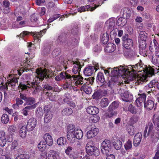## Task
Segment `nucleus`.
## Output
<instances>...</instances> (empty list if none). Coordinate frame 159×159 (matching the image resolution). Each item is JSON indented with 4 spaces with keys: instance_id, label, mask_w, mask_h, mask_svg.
<instances>
[{
    "instance_id": "obj_1",
    "label": "nucleus",
    "mask_w": 159,
    "mask_h": 159,
    "mask_svg": "<svg viewBox=\"0 0 159 159\" xmlns=\"http://www.w3.org/2000/svg\"><path fill=\"white\" fill-rule=\"evenodd\" d=\"M36 73L37 75L34 79L33 82H31L30 81H27L25 84L20 83L19 87L22 90L27 89L28 88H34L35 87V86L39 83V80L42 81L44 78L46 77L47 78L49 77L47 75V70L46 69H37Z\"/></svg>"
},
{
    "instance_id": "obj_2",
    "label": "nucleus",
    "mask_w": 159,
    "mask_h": 159,
    "mask_svg": "<svg viewBox=\"0 0 159 159\" xmlns=\"http://www.w3.org/2000/svg\"><path fill=\"white\" fill-rule=\"evenodd\" d=\"M140 66V65L137 64L135 67L136 69L138 70L139 69L143 70V72L144 74L140 75L138 76L136 79L135 81L138 82V83H142L143 82L147 81L148 80V77H151L152 75H154V73L156 74L159 72V66L154 67L152 68L151 67H149L148 68L146 67L145 65Z\"/></svg>"
},
{
    "instance_id": "obj_3",
    "label": "nucleus",
    "mask_w": 159,
    "mask_h": 159,
    "mask_svg": "<svg viewBox=\"0 0 159 159\" xmlns=\"http://www.w3.org/2000/svg\"><path fill=\"white\" fill-rule=\"evenodd\" d=\"M138 64L140 66H143V65L142 64H140L137 63L135 66L134 65H129L128 66H123L125 68V70L126 71L125 73L124 74V75L122 76V78L124 80V82L125 83H129L130 80H134L135 84L136 85L139 84H142V83H138V81L137 82L135 81V79L139 75H142L140 74L138 75H136V74L137 72H141L143 71V70L139 69L138 70L136 68V69L135 67H136V65Z\"/></svg>"
},
{
    "instance_id": "obj_4",
    "label": "nucleus",
    "mask_w": 159,
    "mask_h": 159,
    "mask_svg": "<svg viewBox=\"0 0 159 159\" xmlns=\"http://www.w3.org/2000/svg\"><path fill=\"white\" fill-rule=\"evenodd\" d=\"M83 135V131L81 129H76L75 126L72 125H70L68 126L67 137L70 142L74 143L76 139H81Z\"/></svg>"
},
{
    "instance_id": "obj_5",
    "label": "nucleus",
    "mask_w": 159,
    "mask_h": 159,
    "mask_svg": "<svg viewBox=\"0 0 159 159\" xmlns=\"http://www.w3.org/2000/svg\"><path fill=\"white\" fill-rule=\"evenodd\" d=\"M83 78L80 76H71L69 75L68 81L66 83L64 86L65 88H70L71 85L72 87L75 86H78L79 85L83 84L82 81Z\"/></svg>"
},
{
    "instance_id": "obj_6",
    "label": "nucleus",
    "mask_w": 159,
    "mask_h": 159,
    "mask_svg": "<svg viewBox=\"0 0 159 159\" xmlns=\"http://www.w3.org/2000/svg\"><path fill=\"white\" fill-rule=\"evenodd\" d=\"M125 70V68L121 66L118 67H115L113 69L111 68V75L113 77L120 76L122 78V76L126 72Z\"/></svg>"
},
{
    "instance_id": "obj_7",
    "label": "nucleus",
    "mask_w": 159,
    "mask_h": 159,
    "mask_svg": "<svg viewBox=\"0 0 159 159\" xmlns=\"http://www.w3.org/2000/svg\"><path fill=\"white\" fill-rule=\"evenodd\" d=\"M86 150L87 153L90 155L94 154L98 156L99 154V150L91 142H88L86 146Z\"/></svg>"
},
{
    "instance_id": "obj_8",
    "label": "nucleus",
    "mask_w": 159,
    "mask_h": 159,
    "mask_svg": "<svg viewBox=\"0 0 159 159\" xmlns=\"http://www.w3.org/2000/svg\"><path fill=\"white\" fill-rule=\"evenodd\" d=\"M111 147V144L110 141L105 140L101 144V152L103 154H107L110 151Z\"/></svg>"
},
{
    "instance_id": "obj_9",
    "label": "nucleus",
    "mask_w": 159,
    "mask_h": 159,
    "mask_svg": "<svg viewBox=\"0 0 159 159\" xmlns=\"http://www.w3.org/2000/svg\"><path fill=\"white\" fill-rule=\"evenodd\" d=\"M121 98L123 101L130 102L133 99V96L128 91H125L123 89H120L119 91Z\"/></svg>"
},
{
    "instance_id": "obj_10",
    "label": "nucleus",
    "mask_w": 159,
    "mask_h": 159,
    "mask_svg": "<svg viewBox=\"0 0 159 159\" xmlns=\"http://www.w3.org/2000/svg\"><path fill=\"white\" fill-rule=\"evenodd\" d=\"M147 34L144 31H140L139 36V46L140 48H145L146 45V40L147 38Z\"/></svg>"
},
{
    "instance_id": "obj_11",
    "label": "nucleus",
    "mask_w": 159,
    "mask_h": 159,
    "mask_svg": "<svg viewBox=\"0 0 159 159\" xmlns=\"http://www.w3.org/2000/svg\"><path fill=\"white\" fill-rule=\"evenodd\" d=\"M123 46L126 49H129L133 46V41L131 39L129 38V35L125 34L122 37Z\"/></svg>"
},
{
    "instance_id": "obj_12",
    "label": "nucleus",
    "mask_w": 159,
    "mask_h": 159,
    "mask_svg": "<svg viewBox=\"0 0 159 159\" xmlns=\"http://www.w3.org/2000/svg\"><path fill=\"white\" fill-rule=\"evenodd\" d=\"M99 132V129L95 126L91 127L89 128L87 132L86 136L87 139H91L96 136Z\"/></svg>"
},
{
    "instance_id": "obj_13",
    "label": "nucleus",
    "mask_w": 159,
    "mask_h": 159,
    "mask_svg": "<svg viewBox=\"0 0 159 159\" xmlns=\"http://www.w3.org/2000/svg\"><path fill=\"white\" fill-rule=\"evenodd\" d=\"M17 82V80L16 78L13 77L10 80L7 84L6 83L5 84L1 86L0 87V89L3 90V91L5 92L7 90L8 85V86L11 85L12 87H13L15 86Z\"/></svg>"
},
{
    "instance_id": "obj_14",
    "label": "nucleus",
    "mask_w": 159,
    "mask_h": 159,
    "mask_svg": "<svg viewBox=\"0 0 159 159\" xmlns=\"http://www.w3.org/2000/svg\"><path fill=\"white\" fill-rule=\"evenodd\" d=\"M37 120L34 118L29 119L27 122L26 128L27 129L30 131L33 130L37 124Z\"/></svg>"
},
{
    "instance_id": "obj_15",
    "label": "nucleus",
    "mask_w": 159,
    "mask_h": 159,
    "mask_svg": "<svg viewBox=\"0 0 159 159\" xmlns=\"http://www.w3.org/2000/svg\"><path fill=\"white\" fill-rule=\"evenodd\" d=\"M153 129V127L152 124L151 123H149L145 128L143 133L144 137L146 138L153 133L154 131Z\"/></svg>"
},
{
    "instance_id": "obj_16",
    "label": "nucleus",
    "mask_w": 159,
    "mask_h": 159,
    "mask_svg": "<svg viewBox=\"0 0 159 159\" xmlns=\"http://www.w3.org/2000/svg\"><path fill=\"white\" fill-rule=\"evenodd\" d=\"M44 111L46 112L44 117V122L46 123H48L52 120V113L50 110L47 109V108L45 107L44 108Z\"/></svg>"
},
{
    "instance_id": "obj_17",
    "label": "nucleus",
    "mask_w": 159,
    "mask_h": 159,
    "mask_svg": "<svg viewBox=\"0 0 159 159\" xmlns=\"http://www.w3.org/2000/svg\"><path fill=\"white\" fill-rule=\"evenodd\" d=\"M48 159H60L58 153L53 150H50L48 152Z\"/></svg>"
},
{
    "instance_id": "obj_18",
    "label": "nucleus",
    "mask_w": 159,
    "mask_h": 159,
    "mask_svg": "<svg viewBox=\"0 0 159 159\" xmlns=\"http://www.w3.org/2000/svg\"><path fill=\"white\" fill-rule=\"evenodd\" d=\"M142 135L141 133H138L134 136V145L135 147L139 146L141 142Z\"/></svg>"
},
{
    "instance_id": "obj_19",
    "label": "nucleus",
    "mask_w": 159,
    "mask_h": 159,
    "mask_svg": "<svg viewBox=\"0 0 159 159\" xmlns=\"http://www.w3.org/2000/svg\"><path fill=\"white\" fill-rule=\"evenodd\" d=\"M151 140L153 142H156L159 139V129H156L154 131L148 135Z\"/></svg>"
},
{
    "instance_id": "obj_20",
    "label": "nucleus",
    "mask_w": 159,
    "mask_h": 159,
    "mask_svg": "<svg viewBox=\"0 0 159 159\" xmlns=\"http://www.w3.org/2000/svg\"><path fill=\"white\" fill-rule=\"evenodd\" d=\"M43 139L47 145L49 146L52 145L53 143V139L52 136L49 134L46 133L44 134Z\"/></svg>"
},
{
    "instance_id": "obj_21",
    "label": "nucleus",
    "mask_w": 159,
    "mask_h": 159,
    "mask_svg": "<svg viewBox=\"0 0 159 159\" xmlns=\"http://www.w3.org/2000/svg\"><path fill=\"white\" fill-rule=\"evenodd\" d=\"M99 5H95V7H92L90 5H88L85 7H82L79 8L78 9V11L80 12H84L86 11H88L90 10L91 11H93L97 7H98Z\"/></svg>"
},
{
    "instance_id": "obj_22",
    "label": "nucleus",
    "mask_w": 159,
    "mask_h": 159,
    "mask_svg": "<svg viewBox=\"0 0 159 159\" xmlns=\"http://www.w3.org/2000/svg\"><path fill=\"white\" fill-rule=\"evenodd\" d=\"M86 111L89 114L93 115L98 113L99 110L95 106H89L87 108Z\"/></svg>"
},
{
    "instance_id": "obj_23",
    "label": "nucleus",
    "mask_w": 159,
    "mask_h": 159,
    "mask_svg": "<svg viewBox=\"0 0 159 159\" xmlns=\"http://www.w3.org/2000/svg\"><path fill=\"white\" fill-rule=\"evenodd\" d=\"M69 75L65 72H61L59 75H57L55 78L56 80L59 81L62 79H64L66 80L67 82Z\"/></svg>"
},
{
    "instance_id": "obj_24",
    "label": "nucleus",
    "mask_w": 159,
    "mask_h": 159,
    "mask_svg": "<svg viewBox=\"0 0 159 159\" xmlns=\"http://www.w3.org/2000/svg\"><path fill=\"white\" fill-rule=\"evenodd\" d=\"M7 142L5 132L3 130H0V146L4 147Z\"/></svg>"
},
{
    "instance_id": "obj_25",
    "label": "nucleus",
    "mask_w": 159,
    "mask_h": 159,
    "mask_svg": "<svg viewBox=\"0 0 159 159\" xmlns=\"http://www.w3.org/2000/svg\"><path fill=\"white\" fill-rule=\"evenodd\" d=\"M95 68L94 66H88L84 70V73L85 75L90 76L94 72Z\"/></svg>"
},
{
    "instance_id": "obj_26",
    "label": "nucleus",
    "mask_w": 159,
    "mask_h": 159,
    "mask_svg": "<svg viewBox=\"0 0 159 159\" xmlns=\"http://www.w3.org/2000/svg\"><path fill=\"white\" fill-rule=\"evenodd\" d=\"M117 112L113 111L108 108V111L106 112L104 115V117L106 119L111 118L113 116L116 115Z\"/></svg>"
},
{
    "instance_id": "obj_27",
    "label": "nucleus",
    "mask_w": 159,
    "mask_h": 159,
    "mask_svg": "<svg viewBox=\"0 0 159 159\" xmlns=\"http://www.w3.org/2000/svg\"><path fill=\"white\" fill-rule=\"evenodd\" d=\"M146 98V96L145 94L143 93L140 94L136 100L137 106L139 107L141 106L143 104V102L145 101Z\"/></svg>"
},
{
    "instance_id": "obj_28",
    "label": "nucleus",
    "mask_w": 159,
    "mask_h": 159,
    "mask_svg": "<svg viewBox=\"0 0 159 159\" xmlns=\"http://www.w3.org/2000/svg\"><path fill=\"white\" fill-rule=\"evenodd\" d=\"M154 103L151 100H148L145 102L144 104L145 108L148 111L152 110L154 107Z\"/></svg>"
},
{
    "instance_id": "obj_29",
    "label": "nucleus",
    "mask_w": 159,
    "mask_h": 159,
    "mask_svg": "<svg viewBox=\"0 0 159 159\" xmlns=\"http://www.w3.org/2000/svg\"><path fill=\"white\" fill-rule=\"evenodd\" d=\"M121 13L123 14L124 17H125L127 18H128L131 15V11L130 9L125 7L121 10Z\"/></svg>"
},
{
    "instance_id": "obj_30",
    "label": "nucleus",
    "mask_w": 159,
    "mask_h": 159,
    "mask_svg": "<svg viewBox=\"0 0 159 159\" xmlns=\"http://www.w3.org/2000/svg\"><path fill=\"white\" fill-rule=\"evenodd\" d=\"M158 48L159 45L157 42L156 40L154 39L153 42L150 43L149 47V50L151 52L155 50L156 51L158 50Z\"/></svg>"
},
{
    "instance_id": "obj_31",
    "label": "nucleus",
    "mask_w": 159,
    "mask_h": 159,
    "mask_svg": "<svg viewBox=\"0 0 159 159\" xmlns=\"http://www.w3.org/2000/svg\"><path fill=\"white\" fill-rule=\"evenodd\" d=\"M74 64L73 68L72 69V72L75 74L79 72L81 69V66L80 62L79 61H77L73 63Z\"/></svg>"
},
{
    "instance_id": "obj_32",
    "label": "nucleus",
    "mask_w": 159,
    "mask_h": 159,
    "mask_svg": "<svg viewBox=\"0 0 159 159\" xmlns=\"http://www.w3.org/2000/svg\"><path fill=\"white\" fill-rule=\"evenodd\" d=\"M115 49V45L113 44L109 43L107 45L105 50L107 52H111L114 51Z\"/></svg>"
},
{
    "instance_id": "obj_33",
    "label": "nucleus",
    "mask_w": 159,
    "mask_h": 159,
    "mask_svg": "<svg viewBox=\"0 0 159 159\" xmlns=\"http://www.w3.org/2000/svg\"><path fill=\"white\" fill-rule=\"evenodd\" d=\"M152 61L154 64H159V51H155V54L152 56Z\"/></svg>"
},
{
    "instance_id": "obj_34",
    "label": "nucleus",
    "mask_w": 159,
    "mask_h": 159,
    "mask_svg": "<svg viewBox=\"0 0 159 159\" xmlns=\"http://www.w3.org/2000/svg\"><path fill=\"white\" fill-rule=\"evenodd\" d=\"M47 147V144L45 141H42L38 145V148L39 150L41 152L44 151Z\"/></svg>"
},
{
    "instance_id": "obj_35",
    "label": "nucleus",
    "mask_w": 159,
    "mask_h": 159,
    "mask_svg": "<svg viewBox=\"0 0 159 159\" xmlns=\"http://www.w3.org/2000/svg\"><path fill=\"white\" fill-rule=\"evenodd\" d=\"M81 91L83 90L86 94H90L91 93L92 90L91 88L84 84L80 88Z\"/></svg>"
},
{
    "instance_id": "obj_36",
    "label": "nucleus",
    "mask_w": 159,
    "mask_h": 159,
    "mask_svg": "<svg viewBox=\"0 0 159 159\" xmlns=\"http://www.w3.org/2000/svg\"><path fill=\"white\" fill-rule=\"evenodd\" d=\"M109 101L108 99L106 98H102L100 102V106L102 108H104L107 107Z\"/></svg>"
},
{
    "instance_id": "obj_37",
    "label": "nucleus",
    "mask_w": 159,
    "mask_h": 159,
    "mask_svg": "<svg viewBox=\"0 0 159 159\" xmlns=\"http://www.w3.org/2000/svg\"><path fill=\"white\" fill-rule=\"evenodd\" d=\"M26 127L25 125H23L20 128L19 135L21 137L24 138L26 136Z\"/></svg>"
},
{
    "instance_id": "obj_38",
    "label": "nucleus",
    "mask_w": 159,
    "mask_h": 159,
    "mask_svg": "<svg viewBox=\"0 0 159 159\" xmlns=\"http://www.w3.org/2000/svg\"><path fill=\"white\" fill-rule=\"evenodd\" d=\"M57 143L59 146L65 145L66 143V139L64 137H61L57 139Z\"/></svg>"
},
{
    "instance_id": "obj_39",
    "label": "nucleus",
    "mask_w": 159,
    "mask_h": 159,
    "mask_svg": "<svg viewBox=\"0 0 159 159\" xmlns=\"http://www.w3.org/2000/svg\"><path fill=\"white\" fill-rule=\"evenodd\" d=\"M126 22V19L124 18L120 17L116 22V24L118 26H122L124 25Z\"/></svg>"
},
{
    "instance_id": "obj_40",
    "label": "nucleus",
    "mask_w": 159,
    "mask_h": 159,
    "mask_svg": "<svg viewBox=\"0 0 159 159\" xmlns=\"http://www.w3.org/2000/svg\"><path fill=\"white\" fill-rule=\"evenodd\" d=\"M46 29H45L41 31V33L35 32L33 35V36L34 38V39L35 40H38V41H39V40H40V39L42 36V33H45L46 32Z\"/></svg>"
},
{
    "instance_id": "obj_41",
    "label": "nucleus",
    "mask_w": 159,
    "mask_h": 159,
    "mask_svg": "<svg viewBox=\"0 0 159 159\" xmlns=\"http://www.w3.org/2000/svg\"><path fill=\"white\" fill-rule=\"evenodd\" d=\"M16 131V127L14 125H8V132L11 135L14 134Z\"/></svg>"
},
{
    "instance_id": "obj_42",
    "label": "nucleus",
    "mask_w": 159,
    "mask_h": 159,
    "mask_svg": "<svg viewBox=\"0 0 159 159\" xmlns=\"http://www.w3.org/2000/svg\"><path fill=\"white\" fill-rule=\"evenodd\" d=\"M106 24L107 26H108L109 28L113 27L115 25V21L113 18H111L109 19L106 22Z\"/></svg>"
},
{
    "instance_id": "obj_43",
    "label": "nucleus",
    "mask_w": 159,
    "mask_h": 159,
    "mask_svg": "<svg viewBox=\"0 0 159 159\" xmlns=\"http://www.w3.org/2000/svg\"><path fill=\"white\" fill-rule=\"evenodd\" d=\"M109 40V36L107 33H104L102 38L101 41L102 43L104 44L107 43Z\"/></svg>"
},
{
    "instance_id": "obj_44",
    "label": "nucleus",
    "mask_w": 159,
    "mask_h": 159,
    "mask_svg": "<svg viewBox=\"0 0 159 159\" xmlns=\"http://www.w3.org/2000/svg\"><path fill=\"white\" fill-rule=\"evenodd\" d=\"M122 142L120 140L118 139L114 142L113 145L115 148L116 150L120 149L122 145Z\"/></svg>"
},
{
    "instance_id": "obj_45",
    "label": "nucleus",
    "mask_w": 159,
    "mask_h": 159,
    "mask_svg": "<svg viewBox=\"0 0 159 159\" xmlns=\"http://www.w3.org/2000/svg\"><path fill=\"white\" fill-rule=\"evenodd\" d=\"M73 111L72 109L70 108H66L64 109L62 113L63 115L68 116L72 113Z\"/></svg>"
},
{
    "instance_id": "obj_46",
    "label": "nucleus",
    "mask_w": 159,
    "mask_h": 159,
    "mask_svg": "<svg viewBox=\"0 0 159 159\" xmlns=\"http://www.w3.org/2000/svg\"><path fill=\"white\" fill-rule=\"evenodd\" d=\"M93 115L91 116L90 117L89 120L90 121L93 123H97L99 121L100 119V117L96 114Z\"/></svg>"
},
{
    "instance_id": "obj_47",
    "label": "nucleus",
    "mask_w": 159,
    "mask_h": 159,
    "mask_svg": "<svg viewBox=\"0 0 159 159\" xmlns=\"http://www.w3.org/2000/svg\"><path fill=\"white\" fill-rule=\"evenodd\" d=\"M153 121L154 124L159 128V116L156 114H155L153 116Z\"/></svg>"
},
{
    "instance_id": "obj_48",
    "label": "nucleus",
    "mask_w": 159,
    "mask_h": 159,
    "mask_svg": "<svg viewBox=\"0 0 159 159\" xmlns=\"http://www.w3.org/2000/svg\"><path fill=\"white\" fill-rule=\"evenodd\" d=\"M46 95L49 97V99L51 101H54L56 100V96L54 93H51L48 92L46 93Z\"/></svg>"
},
{
    "instance_id": "obj_49",
    "label": "nucleus",
    "mask_w": 159,
    "mask_h": 159,
    "mask_svg": "<svg viewBox=\"0 0 159 159\" xmlns=\"http://www.w3.org/2000/svg\"><path fill=\"white\" fill-rule=\"evenodd\" d=\"M71 101V98L70 95L68 93L65 94L64 96V102L68 104Z\"/></svg>"
},
{
    "instance_id": "obj_50",
    "label": "nucleus",
    "mask_w": 159,
    "mask_h": 159,
    "mask_svg": "<svg viewBox=\"0 0 159 159\" xmlns=\"http://www.w3.org/2000/svg\"><path fill=\"white\" fill-rule=\"evenodd\" d=\"M125 148L126 150H128L132 148V141L130 140H128L125 143Z\"/></svg>"
},
{
    "instance_id": "obj_51",
    "label": "nucleus",
    "mask_w": 159,
    "mask_h": 159,
    "mask_svg": "<svg viewBox=\"0 0 159 159\" xmlns=\"http://www.w3.org/2000/svg\"><path fill=\"white\" fill-rule=\"evenodd\" d=\"M128 110L131 113L133 114H136L137 112V110L135 107L130 104L128 107Z\"/></svg>"
},
{
    "instance_id": "obj_52",
    "label": "nucleus",
    "mask_w": 159,
    "mask_h": 159,
    "mask_svg": "<svg viewBox=\"0 0 159 159\" xmlns=\"http://www.w3.org/2000/svg\"><path fill=\"white\" fill-rule=\"evenodd\" d=\"M9 120L8 116L6 114H3L1 117L2 122L4 124L7 123Z\"/></svg>"
},
{
    "instance_id": "obj_53",
    "label": "nucleus",
    "mask_w": 159,
    "mask_h": 159,
    "mask_svg": "<svg viewBox=\"0 0 159 159\" xmlns=\"http://www.w3.org/2000/svg\"><path fill=\"white\" fill-rule=\"evenodd\" d=\"M98 80L101 83H103L105 81L103 74L102 73H99L98 74Z\"/></svg>"
},
{
    "instance_id": "obj_54",
    "label": "nucleus",
    "mask_w": 159,
    "mask_h": 159,
    "mask_svg": "<svg viewBox=\"0 0 159 159\" xmlns=\"http://www.w3.org/2000/svg\"><path fill=\"white\" fill-rule=\"evenodd\" d=\"M119 104L118 102L114 101L112 102L109 106V108L113 111L116 109L118 107Z\"/></svg>"
},
{
    "instance_id": "obj_55",
    "label": "nucleus",
    "mask_w": 159,
    "mask_h": 159,
    "mask_svg": "<svg viewBox=\"0 0 159 159\" xmlns=\"http://www.w3.org/2000/svg\"><path fill=\"white\" fill-rule=\"evenodd\" d=\"M25 101L28 105H31L35 102L34 99L32 98H27Z\"/></svg>"
},
{
    "instance_id": "obj_56",
    "label": "nucleus",
    "mask_w": 159,
    "mask_h": 159,
    "mask_svg": "<svg viewBox=\"0 0 159 159\" xmlns=\"http://www.w3.org/2000/svg\"><path fill=\"white\" fill-rule=\"evenodd\" d=\"M79 156V153L77 151L74 152L73 153L70 154V157L73 159H77Z\"/></svg>"
},
{
    "instance_id": "obj_57",
    "label": "nucleus",
    "mask_w": 159,
    "mask_h": 159,
    "mask_svg": "<svg viewBox=\"0 0 159 159\" xmlns=\"http://www.w3.org/2000/svg\"><path fill=\"white\" fill-rule=\"evenodd\" d=\"M139 119V117L136 116H133L130 118V121L131 122L134 124L138 121Z\"/></svg>"
},
{
    "instance_id": "obj_58",
    "label": "nucleus",
    "mask_w": 159,
    "mask_h": 159,
    "mask_svg": "<svg viewBox=\"0 0 159 159\" xmlns=\"http://www.w3.org/2000/svg\"><path fill=\"white\" fill-rule=\"evenodd\" d=\"M26 25V22L24 20H22L18 22H17L16 28H20L24 27Z\"/></svg>"
},
{
    "instance_id": "obj_59",
    "label": "nucleus",
    "mask_w": 159,
    "mask_h": 159,
    "mask_svg": "<svg viewBox=\"0 0 159 159\" xmlns=\"http://www.w3.org/2000/svg\"><path fill=\"white\" fill-rule=\"evenodd\" d=\"M16 159H29V157L26 154H21L17 157Z\"/></svg>"
},
{
    "instance_id": "obj_60",
    "label": "nucleus",
    "mask_w": 159,
    "mask_h": 159,
    "mask_svg": "<svg viewBox=\"0 0 159 159\" xmlns=\"http://www.w3.org/2000/svg\"><path fill=\"white\" fill-rule=\"evenodd\" d=\"M73 150V148L72 147L68 146L65 150V153L66 154L70 156V154H71V153L72 152Z\"/></svg>"
},
{
    "instance_id": "obj_61",
    "label": "nucleus",
    "mask_w": 159,
    "mask_h": 159,
    "mask_svg": "<svg viewBox=\"0 0 159 159\" xmlns=\"http://www.w3.org/2000/svg\"><path fill=\"white\" fill-rule=\"evenodd\" d=\"M94 79L92 77L89 78L86 82V84L92 85Z\"/></svg>"
},
{
    "instance_id": "obj_62",
    "label": "nucleus",
    "mask_w": 159,
    "mask_h": 159,
    "mask_svg": "<svg viewBox=\"0 0 159 159\" xmlns=\"http://www.w3.org/2000/svg\"><path fill=\"white\" fill-rule=\"evenodd\" d=\"M48 152H44L42 153L40 155L39 159H47Z\"/></svg>"
},
{
    "instance_id": "obj_63",
    "label": "nucleus",
    "mask_w": 159,
    "mask_h": 159,
    "mask_svg": "<svg viewBox=\"0 0 159 159\" xmlns=\"http://www.w3.org/2000/svg\"><path fill=\"white\" fill-rule=\"evenodd\" d=\"M18 146V143L16 140H14L11 143V149H14Z\"/></svg>"
},
{
    "instance_id": "obj_64",
    "label": "nucleus",
    "mask_w": 159,
    "mask_h": 159,
    "mask_svg": "<svg viewBox=\"0 0 159 159\" xmlns=\"http://www.w3.org/2000/svg\"><path fill=\"white\" fill-rule=\"evenodd\" d=\"M30 19L32 22H36L37 20L38 19L35 14H33L31 15Z\"/></svg>"
}]
</instances>
